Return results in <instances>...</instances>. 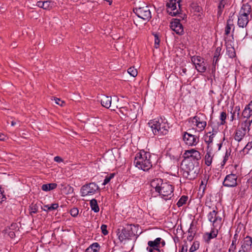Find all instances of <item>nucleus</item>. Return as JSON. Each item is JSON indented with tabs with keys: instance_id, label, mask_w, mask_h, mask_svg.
Instances as JSON below:
<instances>
[{
	"instance_id": "9",
	"label": "nucleus",
	"mask_w": 252,
	"mask_h": 252,
	"mask_svg": "<svg viewBox=\"0 0 252 252\" xmlns=\"http://www.w3.org/2000/svg\"><path fill=\"white\" fill-rule=\"evenodd\" d=\"M208 220L212 223L215 228H220L221 224L222 218L215 210L211 211L208 215Z\"/></svg>"
},
{
	"instance_id": "6",
	"label": "nucleus",
	"mask_w": 252,
	"mask_h": 252,
	"mask_svg": "<svg viewBox=\"0 0 252 252\" xmlns=\"http://www.w3.org/2000/svg\"><path fill=\"white\" fill-rule=\"evenodd\" d=\"M99 189V187L94 183H90L83 185L80 189L82 196H90L94 194Z\"/></svg>"
},
{
	"instance_id": "2",
	"label": "nucleus",
	"mask_w": 252,
	"mask_h": 252,
	"mask_svg": "<svg viewBox=\"0 0 252 252\" xmlns=\"http://www.w3.org/2000/svg\"><path fill=\"white\" fill-rule=\"evenodd\" d=\"M151 157L149 152L140 151L135 157L134 163L136 167L145 171L149 170L152 167Z\"/></svg>"
},
{
	"instance_id": "16",
	"label": "nucleus",
	"mask_w": 252,
	"mask_h": 252,
	"mask_svg": "<svg viewBox=\"0 0 252 252\" xmlns=\"http://www.w3.org/2000/svg\"><path fill=\"white\" fill-rule=\"evenodd\" d=\"M237 176L234 174H230L227 175L223 182L224 186L228 187H235L237 185Z\"/></svg>"
},
{
	"instance_id": "35",
	"label": "nucleus",
	"mask_w": 252,
	"mask_h": 252,
	"mask_svg": "<svg viewBox=\"0 0 252 252\" xmlns=\"http://www.w3.org/2000/svg\"><path fill=\"white\" fill-rule=\"evenodd\" d=\"M213 138L214 134H211L210 132L207 133L204 137L205 142L208 144L211 143L213 142Z\"/></svg>"
},
{
	"instance_id": "17",
	"label": "nucleus",
	"mask_w": 252,
	"mask_h": 252,
	"mask_svg": "<svg viewBox=\"0 0 252 252\" xmlns=\"http://www.w3.org/2000/svg\"><path fill=\"white\" fill-rule=\"evenodd\" d=\"M170 27L173 31L179 35H182L184 33L183 27L178 19H174L170 23Z\"/></svg>"
},
{
	"instance_id": "39",
	"label": "nucleus",
	"mask_w": 252,
	"mask_h": 252,
	"mask_svg": "<svg viewBox=\"0 0 252 252\" xmlns=\"http://www.w3.org/2000/svg\"><path fill=\"white\" fill-rule=\"evenodd\" d=\"M188 199V197L186 196H182L177 203V205L180 207L186 203Z\"/></svg>"
},
{
	"instance_id": "5",
	"label": "nucleus",
	"mask_w": 252,
	"mask_h": 252,
	"mask_svg": "<svg viewBox=\"0 0 252 252\" xmlns=\"http://www.w3.org/2000/svg\"><path fill=\"white\" fill-rule=\"evenodd\" d=\"M249 21V17L239 14L238 18V25L239 27L242 28L243 29L238 32L237 36L241 39H244L248 35L247 30L244 28L247 26Z\"/></svg>"
},
{
	"instance_id": "31",
	"label": "nucleus",
	"mask_w": 252,
	"mask_h": 252,
	"mask_svg": "<svg viewBox=\"0 0 252 252\" xmlns=\"http://www.w3.org/2000/svg\"><path fill=\"white\" fill-rule=\"evenodd\" d=\"M192 8L195 13L194 14L197 15L198 17H201L203 11L202 7L197 4H193Z\"/></svg>"
},
{
	"instance_id": "40",
	"label": "nucleus",
	"mask_w": 252,
	"mask_h": 252,
	"mask_svg": "<svg viewBox=\"0 0 252 252\" xmlns=\"http://www.w3.org/2000/svg\"><path fill=\"white\" fill-rule=\"evenodd\" d=\"M38 207L36 204H32L30 206L29 211L31 215H32L33 214H35L37 212Z\"/></svg>"
},
{
	"instance_id": "53",
	"label": "nucleus",
	"mask_w": 252,
	"mask_h": 252,
	"mask_svg": "<svg viewBox=\"0 0 252 252\" xmlns=\"http://www.w3.org/2000/svg\"><path fill=\"white\" fill-rule=\"evenodd\" d=\"M44 1H38L36 5L40 8H43Z\"/></svg>"
},
{
	"instance_id": "23",
	"label": "nucleus",
	"mask_w": 252,
	"mask_h": 252,
	"mask_svg": "<svg viewBox=\"0 0 252 252\" xmlns=\"http://www.w3.org/2000/svg\"><path fill=\"white\" fill-rule=\"evenodd\" d=\"M252 124V119L249 121L246 120L241 124V127L239 129L243 130L245 132H246L247 131H249L250 130V126Z\"/></svg>"
},
{
	"instance_id": "25",
	"label": "nucleus",
	"mask_w": 252,
	"mask_h": 252,
	"mask_svg": "<svg viewBox=\"0 0 252 252\" xmlns=\"http://www.w3.org/2000/svg\"><path fill=\"white\" fill-rule=\"evenodd\" d=\"M246 134V132L238 128L236 131L234 138L236 140L239 142L243 138Z\"/></svg>"
},
{
	"instance_id": "41",
	"label": "nucleus",
	"mask_w": 252,
	"mask_h": 252,
	"mask_svg": "<svg viewBox=\"0 0 252 252\" xmlns=\"http://www.w3.org/2000/svg\"><path fill=\"white\" fill-rule=\"evenodd\" d=\"M53 2L49 1H44L43 9L45 10H50L53 6Z\"/></svg>"
},
{
	"instance_id": "7",
	"label": "nucleus",
	"mask_w": 252,
	"mask_h": 252,
	"mask_svg": "<svg viewBox=\"0 0 252 252\" xmlns=\"http://www.w3.org/2000/svg\"><path fill=\"white\" fill-rule=\"evenodd\" d=\"M131 225H127L126 227H120L117 229V233L121 242L129 239L133 234L131 231Z\"/></svg>"
},
{
	"instance_id": "13",
	"label": "nucleus",
	"mask_w": 252,
	"mask_h": 252,
	"mask_svg": "<svg viewBox=\"0 0 252 252\" xmlns=\"http://www.w3.org/2000/svg\"><path fill=\"white\" fill-rule=\"evenodd\" d=\"M188 166L189 167H187L184 174L187 178L191 180L194 178L197 175V166L195 167L192 163H189Z\"/></svg>"
},
{
	"instance_id": "50",
	"label": "nucleus",
	"mask_w": 252,
	"mask_h": 252,
	"mask_svg": "<svg viewBox=\"0 0 252 252\" xmlns=\"http://www.w3.org/2000/svg\"><path fill=\"white\" fill-rule=\"evenodd\" d=\"M147 250L149 252H161L158 249L153 250L152 248H147Z\"/></svg>"
},
{
	"instance_id": "43",
	"label": "nucleus",
	"mask_w": 252,
	"mask_h": 252,
	"mask_svg": "<svg viewBox=\"0 0 252 252\" xmlns=\"http://www.w3.org/2000/svg\"><path fill=\"white\" fill-rule=\"evenodd\" d=\"M79 211L77 208H73L70 211V215L73 217H76L78 214Z\"/></svg>"
},
{
	"instance_id": "8",
	"label": "nucleus",
	"mask_w": 252,
	"mask_h": 252,
	"mask_svg": "<svg viewBox=\"0 0 252 252\" xmlns=\"http://www.w3.org/2000/svg\"><path fill=\"white\" fill-rule=\"evenodd\" d=\"M180 0H169L166 3L167 12L172 16H176L179 13Z\"/></svg>"
},
{
	"instance_id": "4",
	"label": "nucleus",
	"mask_w": 252,
	"mask_h": 252,
	"mask_svg": "<svg viewBox=\"0 0 252 252\" xmlns=\"http://www.w3.org/2000/svg\"><path fill=\"white\" fill-rule=\"evenodd\" d=\"M133 12L138 18L145 21H148L152 17L149 7L145 3H143L133 9Z\"/></svg>"
},
{
	"instance_id": "45",
	"label": "nucleus",
	"mask_w": 252,
	"mask_h": 252,
	"mask_svg": "<svg viewBox=\"0 0 252 252\" xmlns=\"http://www.w3.org/2000/svg\"><path fill=\"white\" fill-rule=\"evenodd\" d=\"M114 177V174H111L110 176H106L105 177V179L104 181V182L102 184L103 185H106L107 183H108L110 180Z\"/></svg>"
},
{
	"instance_id": "30",
	"label": "nucleus",
	"mask_w": 252,
	"mask_h": 252,
	"mask_svg": "<svg viewBox=\"0 0 252 252\" xmlns=\"http://www.w3.org/2000/svg\"><path fill=\"white\" fill-rule=\"evenodd\" d=\"M226 54L231 58L235 57L236 53L234 48L231 45H227L226 47Z\"/></svg>"
},
{
	"instance_id": "26",
	"label": "nucleus",
	"mask_w": 252,
	"mask_h": 252,
	"mask_svg": "<svg viewBox=\"0 0 252 252\" xmlns=\"http://www.w3.org/2000/svg\"><path fill=\"white\" fill-rule=\"evenodd\" d=\"M238 235L235 234L232 241V243L228 249V252H235L237 244Z\"/></svg>"
},
{
	"instance_id": "12",
	"label": "nucleus",
	"mask_w": 252,
	"mask_h": 252,
	"mask_svg": "<svg viewBox=\"0 0 252 252\" xmlns=\"http://www.w3.org/2000/svg\"><path fill=\"white\" fill-rule=\"evenodd\" d=\"M184 157L186 159H190V160L196 161L197 164H198L197 161L201 158L200 152L193 149L186 150L184 154Z\"/></svg>"
},
{
	"instance_id": "19",
	"label": "nucleus",
	"mask_w": 252,
	"mask_h": 252,
	"mask_svg": "<svg viewBox=\"0 0 252 252\" xmlns=\"http://www.w3.org/2000/svg\"><path fill=\"white\" fill-rule=\"evenodd\" d=\"M120 111L131 121L134 120L136 118L137 111L135 110H132L131 109L128 110L122 107L120 108Z\"/></svg>"
},
{
	"instance_id": "14",
	"label": "nucleus",
	"mask_w": 252,
	"mask_h": 252,
	"mask_svg": "<svg viewBox=\"0 0 252 252\" xmlns=\"http://www.w3.org/2000/svg\"><path fill=\"white\" fill-rule=\"evenodd\" d=\"M252 239L247 236L241 242V246L238 252H250L252 249Z\"/></svg>"
},
{
	"instance_id": "60",
	"label": "nucleus",
	"mask_w": 252,
	"mask_h": 252,
	"mask_svg": "<svg viewBox=\"0 0 252 252\" xmlns=\"http://www.w3.org/2000/svg\"><path fill=\"white\" fill-rule=\"evenodd\" d=\"M15 124H16V123H15V122H14V121L11 122V126H15Z\"/></svg>"
},
{
	"instance_id": "58",
	"label": "nucleus",
	"mask_w": 252,
	"mask_h": 252,
	"mask_svg": "<svg viewBox=\"0 0 252 252\" xmlns=\"http://www.w3.org/2000/svg\"><path fill=\"white\" fill-rule=\"evenodd\" d=\"M160 243L161 244L162 246H164L165 245V242L164 240H161Z\"/></svg>"
},
{
	"instance_id": "44",
	"label": "nucleus",
	"mask_w": 252,
	"mask_h": 252,
	"mask_svg": "<svg viewBox=\"0 0 252 252\" xmlns=\"http://www.w3.org/2000/svg\"><path fill=\"white\" fill-rule=\"evenodd\" d=\"M226 113L224 112H222L220 113V119L221 121V125L224 124V123H225V120L226 119Z\"/></svg>"
},
{
	"instance_id": "10",
	"label": "nucleus",
	"mask_w": 252,
	"mask_h": 252,
	"mask_svg": "<svg viewBox=\"0 0 252 252\" xmlns=\"http://www.w3.org/2000/svg\"><path fill=\"white\" fill-rule=\"evenodd\" d=\"M116 101H118V99L115 98V99L112 102L111 97L103 95L101 98L100 102L102 106L106 108H110L111 110L114 111L118 107Z\"/></svg>"
},
{
	"instance_id": "48",
	"label": "nucleus",
	"mask_w": 252,
	"mask_h": 252,
	"mask_svg": "<svg viewBox=\"0 0 252 252\" xmlns=\"http://www.w3.org/2000/svg\"><path fill=\"white\" fill-rule=\"evenodd\" d=\"M54 100L56 104L62 106H63L64 102L63 101L61 100L60 98H55Z\"/></svg>"
},
{
	"instance_id": "1",
	"label": "nucleus",
	"mask_w": 252,
	"mask_h": 252,
	"mask_svg": "<svg viewBox=\"0 0 252 252\" xmlns=\"http://www.w3.org/2000/svg\"><path fill=\"white\" fill-rule=\"evenodd\" d=\"M151 185L163 197H166L170 198L173 196V186L166 182H163L161 179L157 178L153 180Z\"/></svg>"
},
{
	"instance_id": "49",
	"label": "nucleus",
	"mask_w": 252,
	"mask_h": 252,
	"mask_svg": "<svg viewBox=\"0 0 252 252\" xmlns=\"http://www.w3.org/2000/svg\"><path fill=\"white\" fill-rule=\"evenodd\" d=\"M229 155L230 154L226 152L222 161L223 165H224L226 161L228 160Z\"/></svg>"
},
{
	"instance_id": "47",
	"label": "nucleus",
	"mask_w": 252,
	"mask_h": 252,
	"mask_svg": "<svg viewBox=\"0 0 252 252\" xmlns=\"http://www.w3.org/2000/svg\"><path fill=\"white\" fill-rule=\"evenodd\" d=\"M160 40L158 38V36L157 34L155 35V47L156 48H158L159 46Z\"/></svg>"
},
{
	"instance_id": "18",
	"label": "nucleus",
	"mask_w": 252,
	"mask_h": 252,
	"mask_svg": "<svg viewBox=\"0 0 252 252\" xmlns=\"http://www.w3.org/2000/svg\"><path fill=\"white\" fill-rule=\"evenodd\" d=\"M192 123L198 127L200 130H203L207 125L206 122L199 116H195L192 118Z\"/></svg>"
},
{
	"instance_id": "56",
	"label": "nucleus",
	"mask_w": 252,
	"mask_h": 252,
	"mask_svg": "<svg viewBox=\"0 0 252 252\" xmlns=\"http://www.w3.org/2000/svg\"><path fill=\"white\" fill-rule=\"evenodd\" d=\"M5 136L0 133V140L4 141L5 139Z\"/></svg>"
},
{
	"instance_id": "3",
	"label": "nucleus",
	"mask_w": 252,
	"mask_h": 252,
	"mask_svg": "<svg viewBox=\"0 0 252 252\" xmlns=\"http://www.w3.org/2000/svg\"><path fill=\"white\" fill-rule=\"evenodd\" d=\"M148 124L155 135H163L168 133V124L161 118L150 120Z\"/></svg>"
},
{
	"instance_id": "55",
	"label": "nucleus",
	"mask_w": 252,
	"mask_h": 252,
	"mask_svg": "<svg viewBox=\"0 0 252 252\" xmlns=\"http://www.w3.org/2000/svg\"><path fill=\"white\" fill-rule=\"evenodd\" d=\"M187 69L185 68L182 69V71L180 72V74L182 75H184L186 74Z\"/></svg>"
},
{
	"instance_id": "57",
	"label": "nucleus",
	"mask_w": 252,
	"mask_h": 252,
	"mask_svg": "<svg viewBox=\"0 0 252 252\" xmlns=\"http://www.w3.org/2000/svg\"><path fill=\"white\" fill-rule=\"evenodd\" d=\"M9 235L11 237H13L15 235V234L14 232L10 231L9 232Z\"/></svg>"
},
{
	"instance_id": "21",
	"label": "nucleus",
	"mask_w": 252,
	"mask_h": 252,
	"mask_svg": "<svg viewBox=\"0 0 252 252\" xmlns=\"http://www.w3.org/2000/svg\"><path fill=\"white\" fill-rule=\"evenodd\" d=\"M242 116L247 120L252 117V100L245 106L242 112Z\"/></svg>"
},
{
	"instance_id": "46",
	"label": "nucleus",
	"mask_w": 252,
	"mask_h": 252,
	"mask_svg": "<svg viewBox=\"0 0 252 252\" xmlns=\"http://www.w3.org/2000/svg\"><path fill=\"white\" fill-rule=\"evenodd\" d=\"M107 225L105 224H102L101 226V232L104 235H106L108 233V232L107 230Z\"/></svg>"
},
{
	"instance_id": "27",
	"label": "nucleus",
	"mask_w": 252,
	"mask_h": 252,
	"mask_svg": "<svg viewBox=\"0 0 252 252\" xmlns=\"http://www.w3.org/2000/svg\"><path fill=\"white\" fill-rule=\"evenodd\" d=\"M218 228H215L210 232L207 233L206 235L207 236V239L206 240L207 242L208 243L209 241L213 238H214L217 237L218 234Z\"/></svg>"
},
{
	"instance_id": "51",
	"label": "nucleus",
	"mask_w": 252,
	"mask_h": 252,
	"mask_svg": "<svg viewBox=\"0 0 252 252\" xmlns=\"http://www.w3.org/2000/svg\"><path fill=\"white\" fill-rule=\"evenodd\" d=\"M54 160L57 162H61L63 161V158L59 156H56L54 158Z\"/></svg>"
},
{
	"instance_id": "59",
	"label": "nucleus",
	"mask_w": 252,
	"mask_h": 252,
	"mask_svg": "<svg viewBox=\"0 0 252 252\" xmlns=\"http://www.w3.org/2000/svg\"><path fill=\"white\" fill-rule=\"evenodd\" d=\"M187 250H184V247L182 248L181 252H187Z\"/></svg>"
},
{
	"instance_id": "28",
	"label": "nucleus",
	"mask_w": 252,
	"mask_h": 252,
	"mask_svg": "<svg viewBox=\"0 0 252 252\" xmlns=\"http://www.w3.org/2000/svg\"><path fill=\"white\" fill-rule=\"evenodd\" d=\"M57 184L56 183H50L48 184H44L42 186V189L44 191H49L56 189Z\"/></svg>"
},
{
	"instance_id": "15",
	"label": "nucleus",
	"mask_w": 252,
	"mask_h": 252,
	"mask_svg": "<svg viewBox=\"0 0 252 252\" xmlns=\"http://www.w3.org/2000/svg\"><path fill=\"white\" fill-rule=\"evenodd\" d=\"M183 140L186 144L189 146H195L199 141L197 136L187 132H185L184 134Z\"/></svg>"
},
{
	"instance_id": "38",
	"label": "nucleus",
	"mask_w": 252,
	"mask_h": 252,
	"mask_svg": "<svg viewBox=\"0 0 252 252\" xmlns=\"http://www.w3.org/2000/svg\"><path fill=\"white\" fill-rule=\"evenodd\" d=\"M127 72L131 76L135 77L137 75L138 72L136 68L134 67H130L127 69Z\"/></svg>"
},
{
	"instance_id": "20",
	"label": "nucleus",
	"mask_w": 252,
	"mask_h": 252,
	"mask_svg": "<svg viewBox=\"0 0 252 252\" xmlns=\"http://www.w3.org/2000/svg\"><path fill=\"white\" fill-rule=\"evenodd\" d=\"M252 11V6L248 3H244L241 7L239 14L249 17Z\"/></svg>"
},
{
	"instance_id": "42",
	"label": "nucleus",
	"mask_w": 252,
	"mask_h": 252,
	"mask_svg": "<svg viewBox=\"0 0 252 252\" xmlns=\"http://www.w3.org/2000/svg\"><path fill=\"white\" fill-rule=\"evenodd\" d=\"M199 244L197 242H194L189 249L190 252H194L199 249Z\"/></svg>"
},
{
	"instance_id": "11",
	"label": "nucleus",
	"mask_w": 252,
	"mask_h": 252,
	"mask_svg": "<svg viewBox=\"0 0 252 252\" xmlns=\"http://www.w3.org/2000/svg\"><path fill=\"white\" fill-rule=\"evenodd\" d=\"M191 61L198 71L204 72L206 70V63L200 57L193 56L191 57Z\"/></svg>"
},
{
	"instance_id": "33",
	"label": "nucleus",
	"mask_w": 252,
	"mask_h": 252,
	"mask_svg": "<svg viewBox=\"0 0 252 252\" xmlns=\"http://www.w3.org/2000/svg\"><path fill=\"white\" fill-rule=\"evenodd\" d=\"M99 248V246L97 243H93L89 247H88L86 252H96Z\"/></svg>"
},
{
	"instance_id": "32",
	"label": "nucleus",
	"mask_w": 252,
	"mask_h": 252,
	"mask_svg": "<svg viewBox=\"0 0 252 252\" xmlns=\"http://www.w3.org/2000/svg\"><path fill=\"white\" fill-rule=\"evenodd\" d=\"M90 206L92 210L94 212L97 213L99 212V208L96 199H93L90 201Z\"/></svg>"
},
{
	"instance_id": "52",
	"label": "nucleus",
	"mask_w": 252,
	"mask_h": 252,
	"mask_svg": "<svg viewBox=\"0 0 252 252\" xmlns=\"http://www.w3.org/2000/svg\"><path fill=\"white\" fill-rule=\"evenodd\" d=\"M252 148V142H249L245 146V148L248 150H250Z\"/></svg>"
},
{
	"instance_id": "37",
	"label": "nucleus",
	"mask_w": 252,
	"mask_h": 252,
	"mask_svg": "<svg viewBox=\"0 0 252 252\" xmlns=\"http://www.w3.org/2000/svg\"><path fill=\"white\" fill-rule=\"evenodd\" d=\"M227 2V0H221L218 5V14L220 15L222 9L224 8L225 5Z\"/></svg>"
},
{
	"instance_id": "54",
	"label": "nucleus",
	"mask_w": 252,
	"mask_h": 252,
	"mask_svg": "<svg viewBox=\"0 0 252 252\" xmlns=\"http://www.w3.org/2000/svg\"><path fill=\"white\" fill-rule=\"evenodd\" d=\"M5 197L1 190V188H0V202H1L3 200V199Z\"/></svg>"
},
{
	"instance_id": "29",
	"label": "nucleus",
	"mask_w": 252,
	"mask_h": 252,
	"mask_svg": "<svg viewBox=\"0 0 252 252\" xmlns=\"http://www.w3.org/2000/svg\"><path fill=\"white\" fill-rule=\"evenodd\" d=\"M213 155L211 153V152L208 151L207 152L205 156V163L207 166H210L213 160Z\"/></svg>"
},
{
	"instance_id": "24",
	"label": "nucleus",
	"mask_w": 252,
	"mask_h": 252,
	"mask_svg": "<svg viewBox=\"0 0 252 252\" xmlns=\"http://www.w3.org/2000/svg\"><path fill=\"white\" fill-rule=\"evenodd\" d=\"M161 239L160 238H157L154 241H149L148 242L149 247L148 248H152L153 250L158 249Z\"/></svg>"
},
{
	"instance_id": "22",
	"label": "nucleus",
	"mask_w": 252,
	"mask_h": 252,
	"mask_svg": "<svg viewBox=\"0 0 252 252\" xmlns=\"http://www.w3.org/2000/svg\"><path fill=\"white\" fill-rule=\"evenodd\" d=\"M232 30V32L234 31V25L233 20L229 18L227 21V25L225 29V34L228 35L230 32V30Z\"/></svg>"
},
{
	"instance_id": "34",
	"label": "nucleus",
	"mask_w": 252,
	"mask_h": 252,
	"mask_svg": "<svg viewBox=\"0 0 252 252\" xmlns=\"http://www.w3.org/2000/svg\"><path fill=\"white\" fill-rule=\"evenodd\" d=\"M221 48L218 47L217 48L215 52L214 53V59H213V63H215L216 64L218 60L220 54Z\"/></svg>"
},
{
	"instance_id": "63",
	"label": "nucleus",
	"mask_w": 252,
	"mask_h": 252,
	"mask_svg": "<svg viewBox=\"0 0 252 252\" xmlns=\"http://www.w3.org/2000/svg\"><path fill=\"white\" fill-rule=\"evenodd\" d=\"M134 23L135 24V25H136V26H137V24L136 23V21H134Z\"/></svg>"
},
{
	"instance_id": "36",
	"label": "nucleus",
	"mask_w": 252,
	"mask_h": 252,
	"mask_svg": "<svg viewBox=\"0 0 252 252\" xmlns=\"http://www.w3.org/2000/svg\"><path fill=\"white\" fill-rule=\"evenodd\" d=\"M59 207V205L57 203H53L51 205V206H49L48 205H46L44 206V209L43 210L44 211L49 210H54L56 209H57Z\"/></svg>"
},
{
	"instance_id": "61",
	"label": "nucleus",
	"mask_w": 252,
	"mask_h": 252,
	"mask_svg": "<svg viewBox=\"0 0 252 252\" xmlns=\"http://www.w3.org/2000/svg\"><path fill=\"white\" fill-rule=\"evenodd\" d=\"M106 1H108L109 3V4L110 5L112 3V1L111 0H105Z\"/></svg>"
},
{
	"instance_id": "62",
	"label": "nucleus",
	"mask_w": 252,
	"mask_h": 252,
	"mask_svg": "<svg viewBox=\"0 0 252 252\" xmlns=\"http://www.w3.org/2000/svg\"><path fill=\"white\" fill-rule=\"evenodd\" d=\"M15 224H11V227H14L15 226Z\"/></svg>"
}]
</instances>
